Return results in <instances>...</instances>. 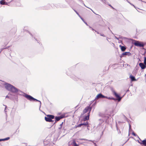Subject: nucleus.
Returning <instances> with one entry per match:
<instances>
[{
    "instance_id": "obj_1",
    "label": "nucleus",
    "mask_w": 146,
    "mask_h": 146,
    "mask_svg": "<svg viewBox=\"0 0 146 146\" xmlns=\"http://www.w3.org/2000/svg\"><path fill=\"white\" fill-rule=\"evenodd\" d=\"M47 117H45V119L46 121L48 122H53V120H52V119H53L54 118V116L52 115H46Z\"/></svg>"
},
{
    "instance_id": "obj_2",
    "label": "nucleus",
    "mask_w": 146,
    "mask_h": 146,
    "mask_svg": "<svg viewBox=\"0 0 146 146\" xmlns=\"http://www.w3.org/2000/svg\"><path fill=\"white\" fill-rule=\"evenodd\" d=\"M24 97L27 98L28 100H29L31 101H39L38 100H37V99H35L32 96L30 95H28L27 94H25L24 95Z\"/></svg>"
},
{
    "instance_id": "obj_3",
    "label": "nucleus",
    "mask_w": 146,
    "mask_h": 146,
    "mask_svg": "<svg viewBox=\"0 0 146 146\" xmlns=\"http://www.w3.org/2000/svg\"><path fill=\"white\" fill-rule=\"evenodd\" d=\"M92 109V107H90V106H88L86 107L83 110L82 112L83 114H84L88 112V113H90V112L91 111Z\"/></svg>"
},
{
    "instance_id": "obj_4",
    "label": "nucleus",
    "mask_w": 146,
    "mask_h": 146,
    "mask_svg": "<svg viewBox=\"0 0 146 146\" xmlns=\"http://www.w3.org/2000/svg\"><path fill=\"white\" fill-rule=\"evenodd\" d=\"M133 44L136 46L140 47H143L144 45L143 44L137 40H134V42H133Z\"/></svg>"
},
{
    "instance_id": "obj_5",
    "label": "nucleus",
    "mask_w": 146,
    "mask_h": 146,
    "mask_svg": "<svg viewBox=\"0 0 146 146\" xmlns=\"http://www.w3.org/2000/svg\"><path fill=\"white\" fill-rule=\"evenodd\" d=\"M113 95L117 98L118 100L119 101H120L121 99V98L120 97V96L115 91H113Z\"/></svg>"
},
{
    "instance_id": "obj_6",
    "label": "nucleus",
    "mask_w": 146,
    "mask_h": 146,
    "mask_svg": "<svg viewBox=\"0 0 146 146\" xmlns=\"http://www.w3.org/2000/svg\"><path fill=\"white\" fill-rule=\"evenodd\" d=\"M64 115H62L59 117H55V122L56 123L57 121H59L60 119L64 117Z\"/></svg>"
},
{
    "instance_id": "obj_7",
    "label": "nucleus",
    "mask_w": 146,
    "mask_h": 146,
    "mask_svg": "<svg viewBox=\"0 0 146 146\" xmlns=\"http://www.w3.org/2000/svg\"><path fill=\"white\" fill-rule=\"evenodd\" d=\"M12 86H13L9 84H5V88L6 89L10 91Z\"/></svg>"
},
{
    "instance_id": "obj_8",
    "label": "nucleus",
    "mask_w": 146,
    "mask_h": 146,
    "mask_svg": "<svg viewBox=\"0 0 146 146\" xmlns=\"http://www.w3.org/2000/svg\"><path fill=\"white\" fill-rule=\"evenodd\" d=\"M103 97H104V95H103L102 94L100 93L97 95L95 98V100H97L99 98H103Z\"/></svg>"
},
{
    "instance_id": "obj_9",
    "label": "nucleus",
    "mask_w": 146,
    "mask_h": 146,
    "mask_svg": "<svg viewBox=\"0 0 146 146\" xmlns=\"http://www.w3.org/2000/svg\"><path fill=\"white\" fill-rule=\"evenodd\" d=\"M139 66L142 69H144L146 68L145 65L142 63H139Z\"/></svg>"
},
{
    "instance_id": "obj_10",
    "label": "nucleus",
    "mask_w": 146,
    "mask_h": 146,
    "mask_svg": "<svg viewBox=\"0 0 146 146\" xmlns=\"http://www.w3.org/2000/svg\"><path fill=\"white\" fill-rule=\"evenodd\" d=\"M131 54L129 52H123L122 54V56H121H121H123L127 55L128 56H131Z\"/></svg>"
},
{
    "instance_id": "obj_11",
    "label": "nucleus",
    "mask_w": 146,
    "mask_h": 146,
    "mask_svg": "<svg viewBox=\"0 0 146 146\" xmlns=\"http://www.w3.org/2000/svg\"><path fill=\"white\" fill-rule=\"evenodd\" d=\"M90 115V114L89 113H88L87 116H86L83 119V120L84 121H86V120H88L89 119V117Z\"/></svg>"
},
{
    "instance_id": "obj_12",
    "label": "nucleus",
    "mask_w": 146,
    "mask_h": 146,
    "mask_svg": "<svg viewBox=\"0 0 146 146\" xmlns=\"http://www.w3.org/2000/svg\"><path fill=\"white\" fill-rule=\"evenodd\" d=\"M129 78L131 79V80L132 82L136 81L137 80L135 78L134 76L131 75L129 76Z\"/></svg>"
},
{
    "instance_id": "obj_13",
    "label": "nucleus",
    "mask_w": 146,
    "mask_h": 146,
    "mask_svg": "<svg viewBox=\"0 0 146 146\" xmlns=\"http://www.w3.org/2000/svg\"><path fill=\"white\" fill-rule=\"evenodd\" d=\"M11 88L10 91L13 92H17V89L15 87L13 86Z\"/></svg>"
},
{
    "instance_id": "obj_14",
    "label": "nucleus",
    "mask_w": 146,
    "mask_h": 146,
    "mask_svg": "<svg viewBox=\"0 0 146 146\" xmlns=\"http://www.w3.org/2000/svg\"><path fill=\"white\" fill-rule=\"evenodd\" d=\"M119 47L121 49L122 51H125V50L126 49V48L125 47L121 45H120L119 46Z\"/></svg>"
},
{
    "instance_id": "obj_15",
    "label": "nucleus",
    "mask_w": 146,
    "mask_h": 146,
    "mask_svg": "<svg viewBox=\"0 0 146 146\" xmlns=\"http://www.w3.org/2000/svg\"><path fill=\"white\" fill-rule=\"evenodd\" d=\"M140 143L144 146H146V140H144L142 141Z\"/></svg>"
},
{
    "instance_id": "obj_16",
    "label": "nucleus",
    "mask_w": 146,
    "mask_h": 146,
    "mask_svg": "<svg viewBox=\"0 0 146 146\" xmlns=\"http://www.w3.org/2000/svg\"><path fill=\"white\" fill-rule=\"evenodd\" d=\"M5 0H2L0 1L1 4L3 5L6 4L7 3L5 1Z\"/></svg>"
},
{
    "instance_id": "obj_17",
    "label": "nucleus",
    "mask_w": 146,
    "mask_h": 146,
    "mask_svg": "<svg viewBox=\"0 0 146 146\" xmlns=\"http://www.w3.org/2000/svg\"><path fill=\"white\" fill-rule=\"evenodd\" d=\"M10 139L9 137H7V138H6L4 139H0V141H4L6 140H9Z\"/></svg>"
},
{
    "instance_id": "obj_18",
    "label": "nucleus",
    "mask_w": 146,
    "mask_h": 146,
    "mask_svg": "<svg viewBox=\"0 0 146 146\" xmlns=\"http://www.w3.org/2000/svg\"><path fill=\"white\" fill-rule=\"evenodd\" d=\"M72 143L74 146H79L78 145L76 144L75 140H73Z\"/></svg>"
},
{
    "instance_id": "obj_19",
    "label": "nucleus",
    "mask_w": 146,
    "mask_h": 146,
    "mask_svg": "<svg viewBox=\"0 0 146 146\" xmlns=\"http://www.w3.org/2000/svg\"><path fill=\"white\" fill-rule=\"evenodd\" d=\"M81 124H82V125H88V123L87 121L85 123H82Z\"/></svg>"
},
{
    "instance_id": "obj_20",
    "label": "nucleus",
    "mask_w": 146,
    "mask_h": 146,
    "mask_svg": "<svg viewBox=\"0 0 146 146\" xmlns=\"http://www.w3.org/2000/svg\"><path fill=\"white\" fill-rule=\"evenodd\" d=\"M144 63L146 65V57H145L144 58Z\"/></svg>"
},
{
    "instance_id": "obj_21",
    "label": "nucleus",
    "mask_w": 146,
    "mask_h": 146,
    "mask_svg": "<svg viewBox=\"0 0 146 146\" xmlns=\"http://www.w3.org/2000/svg\"><path fill=\"white\" fill-rule=\"evenodd\" d=\"M63 122H62L60 125V127H59V129H61L62 127V125H63Z\"/></svg>"
},
{
    "instance_id": "obj_22",
    "label": "nucleus",
    "mask_w": 146,
    "mask_h": 146,
    "mask_svg": "<svg viewBox=\"0 0 146 146\" xmlns=\"http://www.w3.org/2000/svg\"><path fill=\"white\" fill-rule=\"evenodd\" d=\"M82 125V124H81L78 125L77 126H76V128L78 127H80Z\"/></svg>"
},
{
    "instance_id": "obj_23",
    "label": "nucleus",
    "mask_w": 146,
    "mask_h": 146,
    "mask_svg": "<svg viewBox=\"0 0 146 146\" xmlns=\"http://www.w3.org/2000/svg\"><path fill=\"white\" fill-rule=\"evenodd\" d=\"M108 99L110 100H115V99L113 97H108Z\"/></svg>"
},
{
    "instance_id": "obj_24",
    "label": "nucleus",
    "mask_w": 146,
    "mask_h": 146,
    "mask_svg": "<svg viewBox=\"0 0 146 146\" xmlns=\"http://www.w3.org/2000/svg\"><path fill=\"white\" fill-rule=\"evenodd\" d=\"M103 98H106L107 99H108V97L106 96H104V97H103Z\"/></svg>"
},
{
    "instance_id": "obj_25",
    "label": "nucleus",
    "mask_w": 146,
    "mask_h": 146,
    "mask_svg": "<svg viewBox=\"0 0 146 146\" xmlns=\"http://www.w3.org/2000/svg\"><path fill=\"white\" fill-rule=\"evenodd\" d=\"M109 5L113 9H114L113 7L111 5Z\"/></svg>"
},
{
    "instance_id": "obj_26",
    "label": "nucleus",
    "mask_w": 146,
    "mask_h": 146,
    "mask_svg": "<svg viewBox=\"0 0 146 146\" xmlns=\"http://www.w3.org/2000/svg\"><path fill=\"white\" fill-rule=\"evenodd\" d=\"M74 10L76 12V13H77V15H79L78 13L76 10Z\"/></svg>"
},
{
    "instance_id": "obj_27",
    "label": "nucleus",
    "mask_w": 146,
    "mask_h": 146,
    "mask_svg": "<svg viewBox=\"0 0 146 146\" xmlns=\"http://www.w3.org/2000/svg\"><path fill=\"white\" fill-rule=\"evenodd\" d=\"M74 10L76 12V13H77V15H79L78 13L76 10Z\"/></svg>"
},
{
    "instance_id": "obj_28",
    "label": "nucleus",
    "mask_w": 146,
    "mask_h": 146,
    "mask_svg": "<svg viewBox=\"0 0 146 146\" xmlns=\"http://www.w3.org/2000/svg\"><path fill=\"white\" fill-rule=\"evenodd\" d=\"M74 10L76 12V13H77V15H79L78 13L76 10Z\"/></svg>"
},
{
    "instance_id": "obj_29",
    "label": "nucleus",
    "mask_w": 146,
    "mask_h": 146,
    "mask_svg": "<svg viewBox=\"0 0 146 146\" xmlns=\"http://www.w3.org/2000/svg\"><path fill=\"white\" fill-rule=\"evenodd\" d=\"M132 134L133 135H134V136H135L136 135V134H135V133H132Z\"/></svg>"
},
{
    "instance_id": "obj_30",
    "label": "nucleus",
    "mask_w": 146,
    "mask_h": 146,
    "mask_svg": "<svg viewBox=\"0 0 146 146\" xmlns=\"http://www.w3.org/2000/svg\"><path fill=\"white\" fill-rule=\"evenodd\" d=\"M145 78H146V74H145Z\"/></svg>"
}]
</instances>
